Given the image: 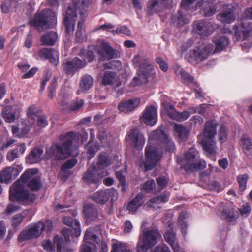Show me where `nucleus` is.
I'll use <instances>...</instances> for the list:
<instances>
[{"mask_svg":"<svg viewBox=\"0 0 252 252\" xmlns=\"http://www.w3.org/2000/svg\"><path fill=\"white\" fill-rule=\"evenodd\" d=\"M38 169L36 168L26 170L21 175L20 179L16 181L10 187L9 199L11 201H19L25 204L32 203L36 199V195L25 189L26 184L32 190H39L42 186L40 178L37 175Z\"/></svg>","mask_w":252,"mask_h":252,"instance_id":"1","label":"nucleus"},{"mask_svg":"<svg viewBox=\"0 0 252 252\" xmlns=\"http://www.w3.org/2000/svg\"><path fill=\"white\" fill-rule=\"evenodd\" d=\"M163 147L169 152L174 151L175 148L173 142L168 135L163 131L157 129L149 135V142L145 150L146 158L141 162L140 166H144L146 171L155 167L162 157Z\"/></svg>","mask_w":252,"mask_h":252,"instance_id":"2","label":"nucleus"},{"mask_svg":"<svg viewBox=\"0 0 252 252\" xmlns=\"http://www.w3.org/2000/svg\"><path fill=\"white\" fill-rule=\"evenodd\" d=\"M94 1L95 0H73V5L68 7L63 21L67 34L70 35L73 33L79 14L80 20L78 21L76 36L78 39H81L84 32V18L87 16L86 8Z\"/></svg>","mask_w":252,"mask_h":252,"instance_id":"3","label":"nucleus"},{"mask_svg":"<svg viewBox=\"0 0 252 252\" xmlns=\"http://www.w3.org/2000/svg\"><path fill=\"white\" fill-rule=\"evenodd\" d=\"M80 137V134L73 132H68L62 136L60 139V144L52 145L46 150V157L55 160L67 158L71 154V148H76L79 143Z\"/></svg>","mask_w":252,"mask_h":252,"instance_id":"4","label":"nucleus"},{"mask_svg":"<svg viewBox=\"0 0 252 252\" xmlns=\"http://www.w3.org/2000/svg\"><path fill=\"white\" fill-rule=\"evenodd\" d=\"M213 43L214 45L210 44L202 48L197 46L193 49L190 55L189 61H191L193 59L197 61L204 60L211 53L214 54L224 50L229 44L230 41L228 38L221 36L215 39Z\"/></svg>","mask_w":252,"mask_h":252,"instance_id":"5","label":"nucleus"},{"mask_svg":"<svg viewBox=\"0 0 252 252\" xmlns=\"http://www.w3.org/2000/svg\"><path fill=\"white\" fill-rule=\"evenodd\" d=\"M218 123L215 120L207 121L205 125V127L202 135L201 143L204 151L209 155H215L216 153V142L215 137L216 135Z\"/></svg>","mask_w":252,"mask_h":252,"instance_id":"6","label":"nucleus"},{"mask_svg":"<svg viewBox=\"0 0 252 252\" xmlns=\"http://www.w3.org/2000/svg\"><path fill=\"white\" fill-rule=\"evenodd\" d=\"M132 62L134 67L139 70L137 75L133 78L131 83V86L135 87L146 83L149 74L154 70L150 61L139 55H136L132 59Z\"/></svg>","mask_w":252,"mask_h":252,"instance_id":"7","label":"nucleus"},{"mask_svg":"<svg viewBox=\"0 0 252 252\" xmlns=\"http://www.w3.org/2000/svg\"><path fill=\"white\" fill-rule=\"evenodd\" d=\"M198 154V152L196 148L192 147L185 153L183 158L178 157L177 162L181 164V168L187 172H193L203 170L206 166L204 160H200L198 162H194V159Z\"/></svg>","mask_w":252,"mask_h":252,"instance_id":"8","label":"nucleus"},{"mask_svg":"<svg viewBox=\"0 0 252 252\" xmlns=\"http://www.w3.org/2000/svg\"><path fill=\"white\" fill-rule=\"evenodd\" d=\"M30 24L40 32L53 28L57 24L56 14L51 10L44 9L41 11H38L34 17L30 20Z\"/></svg>","mask_w":252,"mask_h":252,"instance_id":"9","label":"nucleus"},{"mask_svg":"<svg viewBox=\"0 0 252 252\" xmlns=\"http://www.w3.org/2000/svg\"><path fill=\"white\" fill-rule=\"evenodd\" d=\"M78 48L73 49V52L82 58L80 60L78 58H75L72 61L66 62L64 64L63 69L65 73L68 75H73L75 71L84 67L86 65L87 62H91L94 58V53L89 50L86 51L80 49V51L77 53Z\"/></svg>","mask_w":252,"mask_h":252,"instance_id":"10","label":"nucleus"},{"mask_svg":"<svg viewBox=\"0 0 252 252\" xmlns=\"http://www.w3.org/2000/svg\"><path fill=\"white\" fill-rule=\"evenodd\" d=\"M161 238V235L157 229H143L137 243V252H147Z\"/></svg>","mask_w":252,"mask_h":252,"instance_id":"11","label":"nucleus"},{"mask_svg":"<svg viewBox=\"0 0 252 252\" xmlns=\"http://www.w3.org/2000/svg\"><path fill=\"white\" fill-rule=\"evenodd\" d=\"M45 226L39 221L36 223L28 226L19 235L18 241L21 243L23 241L39 237L43 232Z\"/></svg>","mask_w":252,"mask_h":252,"instance_id":"12","label":"nucleus"},{"mask_svg":"<svg viewBox=\"0 0 252 252\" xmlns=\"http://www.w3.org/2000/svg\"><path fill=\"white\" fill-rule=\"evenodd\" d=\"M70 94L62 92L59 95L58 104L61 109L65 111H77L83 106L84 102L83 99L78 101H72L69 102Z\"/></svg>","mask_w":252,"mask_h":252,"instance_id":"13","label":"nucleus"},{"mask_svg":"<svg viewBox=\"0 0 252 252\" xmlns=\"http://www.w3.org/2000/svg\"><path fill=\"white\" fill-rule=\"evenodd\" d=\"M236 209L237 207L232 202L221 203L219 205L218 215L228 221H232L236 220L239 216Z\"/></svg>","mask_w":252,"mask_h":252,"instance_id":"14","label":"nucleus"},{"mask_svg":"<svg viewBox=\"0 0 252 252\" xmlns=\"http://www.w3.org/2000/svg\"><path fill=\"white\" fill-rule=\"evenodd\" d=\"M108 172L106 170H103L100 172L94 165L89 167L86 172L84 174L82 180L87 184H94L99 182L100 180L104 177L106 176Z\"/></svg>","mask_w":252,"mask_h":252,"instance_id":"15","label":"nucleus"},{"mask_svg":"<svg viewBox=\"0 0 252 252\" xmlns=\"http://www.w3.org/2000/svg\"><path fill=\"white\" fill-rule=\"evenodd\" d=\"M97 54L101 60H111L120 57V53L111 47L109 44L102 41L96 48Z\"/></svg>","mask_w":252,"mask_h":252,"instance_id":"16","label":"nucleus"},{"mask_svg":"<svg viewBox=\"0 0 252 252\" xmlns=\"http://www.w3.org/2000/svg\"><path fill=\"white\" fill-rule=\"evenodd\" d=\"M118 193L117 190L111 188L108 189L98 191L94 193L92 196L93 199L100 204H105L109 200L111 202L117 199Z\"/></svg>","mask_w":252,"mask_h":252,"instance_id":"17","label":"nucleus"},{"mask_svg":"<svg viewBox=\"0 0 252 252\" xmlns=\"http://www.w3.org/2000/svg\"><path fill=\"white\" fill-rule=\"evenodd\" d=\"M90 241L98 243V238L95 233L94 229L91 228H88L86 231L84 238V243L81 247L80 252H93V250H96L95 244L90 242Z\"/></svg>","mask_w":252,"mask_h":252,"instance_id":"18","label":"nucleus"},{"mask_svg":"<svg viewBox=\"0 0 252 252\" xmlns=\"http://www.w3.org/2000/svg\"><path fill=\"white\" fill-rule=\"evenodd\" d=\"M193 29L194 32L202 38L210 35L214 31L212 23L204 20L194 22L193 24Z\"/></svg>","mask_w":252,"mask_h":252,"instance_id":"19","label":"nucleus"},{"mask_svg":"<svg viewBox=\"0 0 252 252\" xmlns=\"http://www.w3.org/2000/svg\"><path fill=\"white\" fill-rule=\"evenodd\" d=\"M237 4H224L222 7V11L217 16V18L223 23L229 24L233 22L236 18L234 13Z\"/></svg>","mask_w":252,"mask_h":252,"instance_id":"20","label":"nucleus"},{"mask_svg":"<svg viewBox=\"0 0 252 252\" xmlns=\"http://www.w3.org/2000/svg\"><path fill=\"white\" fill-rule=\"evenodd\" d=\"M126 140L130 145L137 149H142L145 142L143 135L137 129L130 130L126 137Z\"/></svg>","mask_w":252,"mask_h":252,"instance_id":"21","label":"nucleus"},{"mask_svg":"<svg viewBox=\"0 0 252 252\" xmlns=\"http://www.w3.org/2000/svg\"><path fill=\"white\" fill-rule=\"evenodd\" d=\"M147 125L153 126L158 121L157 109L153 106L147 107L140 118Z\"/></svg>","mask_w":252,"mask_h":252,"instance_id":"22","label":"nucleus"},{"mask_svg":"<svg viewBox=\"0 0 252 252\" xmlns=\"http://www.w3.org/2000/svg\"><path fill=\"white\" fill-rule=\"evenodd\" d=\"M39 55L41 58L48 60L51 63L55 66L59 63V52L55 49L44 48L40 51Z\"/></svg>","mask_w":252,"mask_h":252,"instance_id":"23","label":"nucleus"},{"mask_svg":"<svg viewBox=\"0 0 252 252\" xmlns=\"http://www.w3.org/2000/svg\"><path fill=\"white\" fill-rule=\"evenodd\" d=\"M235 36L238 41L252 39V23L244 24L241 29L235 32Z\"/></svg>","mask_w":252,"mask_h":252,"instance_id":"24","label":"nucleus"},{"mask_svg":"<svg viewBox=\"0 0 252 252\" xmlns=\"http://www.w3.org/2000/svg\"><path fill=\"white\" fill-rule=\"evenodd\" d=\"M202 4L201 0H182L181 9L191 14L201 8Z\"/></svg>","mask_w":252,"mask_h":252,"instance_id":"25","label":"nucleus"},{"mask_svg":"<svg viewBox=\"0 0 252 252\" xmlns=\"http://www.w3.org/2000/svg\"><path fill=\"white\" fill-rule=\"evenodd\" d=\"M164 236L165 241L171 246L174 252H184L178 245L175 233L172 228L167 231Z\"/></svg>","mask_w":252,"mask_h":252,"instance_id":"26","label":"nucleus"},{"mask_svg":"<svg viewBox=\"0 0 252 252\" xmlns=\"http://www.w3.org/2000/svg\"><path fill=\"white\" fill-rule=\"evenodd\" d=\"M140 102L139 98H135L122 101L118 105V108L121 112L126 113L132 111L137 107Z\"/></svg>","mask_w":252,"mask_h":252,"instance_id":"27","label":"nucleus"},{"mask_svg":"<svg viewBox=\"0 0 252 252\" xmlns=\"http://www.w3.org/2000/svg\"><path fill=\"white\" fill-rule=\"evenodd\" d=\"M191 17V14L181 9L177 14L173 16L172 21L179 26H182L190 21Z\"/></svg>","mask_w":252,"mask_h":252,"instance_id":"28","label":"nucleus"},{"mask_svg":"<svg viewBox=\"0 0 252 252\" xmlns=\"http://www.w3.org/2000/svg\"><path fill=\"white\" fill-rule=\"evenodd\" d=\"M144 196L143 194L139 193L136 196L129 202L126 207V209L131 214L135 213L144 203Z\"/></svg>","mask_w":252,"mask_h":252,"instance_id":"29","label":"nucleus"},{"mask_svg":"<svg viewBox=\"0 0 252 252\" xmlns=\"http://www.w3.org/2000/svg\"><path fill=\"white\" fill-rule=\"evenodd\" d=\"M168 195L166 194H162L152 198L147 202L146 205L149 207L157 209L161 208L163 203L168 201Z\"/></svg>","mask_w":252,"mask_h":252,"instance_id":"30","label":"nucleus"},{"mask_svg":"<svg viewBox=\"0 0 252 252\" xmlns=\"http://www.w3.org/2000/svg\"><path fill=\"white\" fill-rule=\"evenodd\" d=\"M215 0H201L202 6L201 7L205 17H210L215 14L216 12V7L213 5Z\"/></svg>","mask_w":252,"mask_h":252,"instance_id":"31","label":"nucleus"},{"mask_svg":"<svg viewBox=\"0 0 252 252\" xmlns=\"http://www.w3.org/2000/svg\"><path fill=\"white\" fill-rule=\"evenodd\" d=\"M63 223L71 227L74 231V235L79 237L81 234L80 223L78 220L70 217H65L63 219Z\"/></svg>","mask_w":252,"mask_h":252,"instance_id":"32","label":"nucleus"},{"mask_svg":"<svg viewBox=\"0 0 252 252\" xmlns=\"http://www.w3.org/2000/svg\"><path fill=\"white\" fill-rule=\"evenodd\" d=\"M239 143L245 154L252 156V142L251 138L247 135H243Z\"/></svg>","mask_w":252,"mask_h":252,"instance_id":"33","label":"nucleus"},{"mask_svg":"<svg viewBox=\"0 0 252 252\" xmlns=\"http://www.w3.org/2000/svg\"><path fill=\"white\" fill-rule=\"evenodd\" d=\"M112 157L105 152H101L98 157L97 166L99 168L104 169L112 163Z\"/></svg>","mask_w":252,"mask_h":252,"instance_id":"34","label":"nucleus"},{"mask_svg":"<svg viewBox=\"0 0 252 252\" xmlns=\"http://www.w3.org/2000/svg\"><path fill=\"white\" fill-rule=\"evenodd\" d=\"M94 81L93 78L88 74L83 76L80 83V90L78 91L79 94L80 91L82 92H87L93 85Z\"/></svg>","mask_w":252,"mask_h":252,"instance_id":"35","label":"nucleus"},{"mask_svg":"<svg viewBox=\"0 0 252 252\" xmlns=\"http://www.w3.org/2000/svg\"><path fill=\"white\" fill-rule=\"evenodd\" d=\"M43 150L40 148H34L27 158V162L30 164H34L41 160Z\"/></svg>","mask_w":252,"mask_h":252,"instance_id":"36","label":"nucleus"},{"mask_svg":"<svg viewBox=\"0 0 252 252\" xmlns=\"http://www.w3.org/2000/svg\"><path fill=\"white\" fill-rule=\"evenodd\" d=\"M84 216L87 219L94 220L97 218V212L94 205L87 204L84 205L83 209Z\"/></svg>","mask_w":252,"mask_h":252,"instance_id":"37","label":"nucleus"},{"mask_svg":"<svg viewBox=\"0 0 252 252\" xmlns=\"http://www.w3.org/2000/svg\"><path fill=\"white\" fill-rule=\"evenodd\" d=\"M17 169L13 167H7L0 172V182L8 183L12 179L13 174L17 172Z\"/></svg>","mask_w":252,"mask_h":252,"instance_id":"38","label":"nucleus"},{"mask_svg":"<svg viewBox=\"0 0 252 252\" xmlns=\"http://www.w3.org/2000/svg\"><path fill=\"white\" fill-rule=\"evenodd\" d=\"M97 138L104 145L113 140L112 136L110 132L103 127L99 128Z\"/></svg>","mask_w":252,"mask_h":252,"instance_id":"39","label":"nucleus"},{"mask_svg":"<svg viewBox=\"0 0 252 252\" xmlns=\"http://www.w3.org/2000/svg\"><path fill=\"white\" fill-rule=\"evenodd\" d=\"M58 38L57 34L55 32H50L43 35L41 38V42L43 45L52 46Z\"/></svg>","mask_w":252,"mask_h":252,"instance_id":"40","label":"nucleus"},{"mask_svg":"<svg viewBox=\"0 0 252 252\" xmlns=\"http://www.w3.org/2000/svg\"><path fill=\"white\" fill-rule=\"evenodd\" d=\"M12 133L16 137L21 138L24 137L30 131V127L29 125H25L21 129L17 126H12Z\"/></svg>","mask_w":252,"mask_h":252,"instance_id":"41","label":"nucleus"},{"mask_svg":"<svg viewBox=\"0 0 252 252\" xmlns=\"http://www.w3.org/2000/svg\"><path fill=\"white\" fill-rule=\"evenodd\" d=\"M117 79L118 76L115 72L106 71L104 73L102 83L104 85H111Z\"/></svg>","mask_w":252,"mask_h":252,"instance_id":"42","label":"nucleus"},{"mask_svg":"<svg viewBox=\"0 0 252 252\" xmlns=\"http://www.w3.org/2000/svg\"><path fill=\"white\" fill-rule=\"evenodd\" d=\"M174 130L178 137L182 140H186L189 135V131L181 125L175 124Z\"/></svg>","mask_w":252,"mask_h":252,"instance_id":"43","label":"nucleus"},{"mask_svg":"<svg viewBox=\"0 0 252 252\" xmlns=\"http://www.w3.org/2000/svg\"><path fill=\"white\" fill-rule=\"evenodd\" d=\"M87 150L88 158L91 159L95 155L96 152L99 150L100 146L97 142L93 143L89 141L85 146Z\"/></svg>","mask_w":252,"mask_h":252,"instance_id":"44","label":"nucleus"},{"mask_svg":"<svg viewBox=\"0 0 252 252\" xmlns=\"http://www.w3.org/2000/svg\"><path fill=\"white\" fill-rule=\"evenodd\" d=\"M160 6L158 0H150L147 4V13L152 15L159 12Z\"/></svg>","mask_w":252,"mask_h":252,"instance_id":"45","label":"nucleus"},{"mask_svg":"<svg viewBox=\"0 0 252 252\" xmlns=\"http://www.w3.org/2000/svg\"><path fill=\"white\" fill-rule=\"evenodd\" d=\"M2 115L5 121L8 123H12L15 119V112H14V109L11 107L4 108L2 111Z\"/></svg>","mask_w":252,"mask_h":252,"instance_id":"46","label":"nucleus"},{"mask_svg":"<svg viewBox=\"0 0 252 252\" xmlns=\"http://www.w3.org/2000/svg\"><path fill=\"white\" fill-rule=\"evenodd\" d=\"M175 72L177 75H180L182 81L186 84L194 83V78L188 73L184 71L183 69L178 67L176 69Z\"/></svg>","mask_w":252,"mask_h":252,"instance_id":"47","label":"nucleus"},{"mask_svg":"<svg viewBox=\"0 0 252 252\" xmlns=\"http://www.w3.org/2000/svg\"><path fill=\"white\" fill-rule=\"evenodd\" d=\"M188 217V213L186 212H182L180 214L178 218V223L180 226L181 231L184 237H185L187 234L186 229L187 228V224L185 222V219Z\"/></svg>","mask_w":252,"mask_h":252,"instance_id":"48","label":"nucleus"},{"mask_svg":"<svg viewBox=\"0 0 252 252\" xmlns=\"http://www.w3.org/2000/svg\"><path fill=\"white\" fill-rule=\"evenodd\" d=\"M77 159L74 158L67 160L62 165L61 167V171L63 174H66L65 175V176H68L69 175V170L73 168L77 164Z\"/></svg>","mask_w":252,"mask_h":252,"instance_id":"49","label":"nucleus"},{"mask_svg":"<svg viewBox=\"0 0 252 252\" xmlns=\"http://www.w3.org/2000/svg\"><path fill=\"white\" fill-rule=\"evenodd\" d=\"M161 105L165 112L172 119L176 112L174 106L167 101H162Z\"/></svg>","mask_w":252,"mask_h":252,"instance_id":"50","label":"nucleus"},{"mask_svg":"<svg viewBox=\"0 0 252 252\" xmlns=\"http://www.w3.org/2000/svg\"><path fill=\"white\" fill-rule=\"evenodd\" d=\"M191 112L189 111H184L181 113L176 111L172 119L178 121H183L187 120Z\"/></svg>","mask_w":252,"mask_h":252,"instance_id":"51","label":"nucleus"},{"mask_svg":"<svg viewBox=\"0 0 252 252\" xmlns=\"http://www.w3.org/2000/svg\"><path fill=\"white\" fill-rule=\"evenodd\" d=\"M24 216L21 214L14 215L11 219L12 226L13 228L18 229L23 220Z\"/></svg>","mask_w":252,"mask_h":252,"instance_id":"52","label":"nucleus"},{"mask_svg":"<svg viewBox=\"0 0 252 252\" xmlns=\"http://www.w3.org/2000/svg\"><path fill=\"white\" fill-rule=\"evenodd\" d=\"M248 179L247 174L240 175L237 177V181L239 185V189L243 192L246 189L247 182Z\"/></svg>","mask_w":252,"mask_h":252,"instance_id":"53","label":"nucleus"},{"mask_svg":"<svg viewBox=\"0 0 252 252\" xmlns=\"http://www.w3.org/2000/svg\"><path fill=\"white\" fill-rule=\"evenodd\" d=\"M65 243L60 236H56L54 239V245L57 247V252H63L65 250Z\"/></svg>","mask_w":252,"mask_h":252,"instance_id":"54","label":"nucleus"},{"mask_svg":"<svg viewBox=\"0 0 252 252\" xmlns=\"http://www.w3.org/2000/svg\"><path fill=\"white\" fill-rule=\"evenodd\" d=\"M127 249L126 244L121 242H116L112 245L111 252H124Z\"/></svg>","mask_w":252,"mask_h":252,"instance_id":"55","label":"nucleus"},{"mask_svg":"<svg viewBox=\"0 0 252 252\" xmlns=\"http://www.w3.org/2000/svg\"><path fill=\"white\" fill-rule=\"evenodd\" d=\"M219 140L220 143L224 142L227 138V132L225 127L223 125H221L219 130L218 133Z\"/></svg>","mask_w":252,"mask_h":252,"instance_id":"56","label":"nucleus"},{"mask_svg":"<svg viewBox=\"0 0 252 252\" xmlns=\"http://www.w3.org/2000/svg\"><path fill=\"white\" fill-rule=\"evenodd\" d=\"M156 184L154 180H150L145 183L142 189L145 190L147 193L152 191L155 187Z\"/></svg>","mask_w":252,"mask_h":252,"instance_id":"57","label":"nucleus"},{"mask_svg":"<svg viewBox=\"0 0 252 252\" xmlns=\"http://www.w3.org/2000/svg\"><path fill=\"white\" fill-rule=\"evenodd\" d=\"M111 32L114 34L116 33H123L126 35H129L130 34V31L128 27L123 26L118 27L116 30H112Z\"/></svg>","mask_w":252,"mask_h":252,"instance_id":"58","label":"nucleus"},{"mask_svg":"<svg viewBox=\"0 0 252 252\" xmlns=\"http://www.w3.org/2000/svg\"><path fill=\"white\" fill-rule=\"evenodd\" d=\"M19 156L18 149L14 148L8 152L6 158L8 161L11 162L16 158H18Z\"/></svg>","mask_w":252,"mask_h":252,"instance_id":"59","label":"nucleus"},{"mask_svg":"<svg viewBox=\"0 0 252 252\" xmlns=\"http://www.w3.org/2000/svg\"><path fill=\"white\" fill-rule=\"evenodd\" d=\"M209 188L210 189L216 192H220L223 189V186L216 181L212 182L209 184Z\"/></svg>","mask_w":252,"mask_h":252,"instance_id":"60","label":"nucleus"},{"mask_svg":"<svg viewBox=\"0 0 252 252\" xmlns=\"http://www.w3.org/2000/svg\"><path fill=\"white\" fill-rule=\"evenodd\" d=\"M156 63L159 64L160 69L166 72L168 70V66L166 62L161 57H157L156 59Z\"/></svg>","mask_w":252,"mask_h":252,"instance_id":"61","label":"nucleus"},{"mask_svg":"<svg viewBox=\"0 0 252 252\" xmlns=\"http://www.w3.org/2000/svg\"><path fill=\"white\" fill-rule=\"evenodd\" d=\"M37 125L41 127H44L46 126L48 124L47 121V118L45 116H40L38 117Z\"/></svg>","mask_w":252,"mask_h":252,"instance_id":"62","label":"nucleus"},{"mask_svg":"<svg viewBox=\"0 0 252 252\" xmlns=\"http://www.w3.org/2000/svg\"><path fill=\"white\" fill-rule=\"evenodd\" d=\"M251 210L250 205L249 204H246L239 209V212L242 216H248L250 214Z\"/></svg>","mask_w":252,"mask_h":252,"instance_id":"63","label":"nucleus"},{"mask_svg":"<svg viewBox=\"0 0 252 252\" xmlns=\"http://www.w3.org/2000/svg\"><path fill=\"white\" fill-rule=\"evenodd\" d=\"M152 252H170V251L167 246L163 244L157 246Z\"/></svg>","mask_w":252,"mask_h":252,"instance_id":"64","label":"nucleus"}]
</instances>
